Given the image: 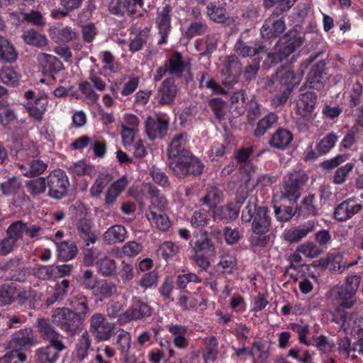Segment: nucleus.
I'll return each mask as SVG.
<instances>
[{
	"mask_svg": "<svg viewBox=\"0 0 363 363\" xmlns=\"http://www.w3.org/2000/svg\"><path fill=\"white\" fill-rule=\"evenodd\" d=\"M210 217V213L206 210L196 211L191 216V224L194 228H203L208 224Z\"/></svg>",
	"mask_w": 363,
	"mask_h": 363,
	"instance_id": "64",
	"label": "nucleus"
},
{
	"mask_svg": "<svg viewBox=\"0 0 363 363\" xmlns=\"http://www.w3.org/2000/svg\"><path fill=\"white\" fill-rule=\"evenodd\" d=\"M269 209L257 206V199L250 196L246 206L242 211L241 219L244 223H252L251 230L255 236H252L250 243L254 247H265L270 240L267 233L270 230L272 218Z\"/></svg>",
	"mask_w": 363,
	"mask_h": 363,
	"instance_id": "1",
	"label": "nucleus"
},
{
	"mask_svg": "<svg viewBox=\"0 0 363 363\" xmlns=\"http://www.w3.org/2000/svg\"><path fill=\"white\" fill-rule=\"evenodd\" d=\"M195 254H203L207 256H213L215 253V247L211 240L206 236L197 239L195 242H189Z\"/></svg>",
	"mask_w": 363,
	"mask_h": 363,
	"instance_id": "40",
	"label": "nucleus"
},
{
	"mask_svg": "<svg viewBox=\"0 0 363 363\" xmlns=\"http://www.w3.org/2000/svg\"><path fill=\"white\" fill-rule=\"evenodd\" d=\"M253 151V146L241 147L235 152L234 155L235 160L240 164L241 169L248 176H250L255 169V166L250 160Z\"/></svg>",
	"mask_w": 363,
	"mask_h": 363,
	"instance_id": "26",
	"label": "nucleus"
},
{
	"mask_svg": "<svg viewBox=\"0 0 363 363\" xmlns=\"http://www.w3.org/2000/svg\"><path fill=\"white\" fill-rule=\"evenodd\" d=\"M205 351L203 358L206 363L214 362L217 359L218 353V342L215 336L207 337L203 340Z\"/></svg>",
	"mask_w": 363,
	"mask_h": 363,
	"instance_id": "42",
	"label": "nucleus"
},
{
	"mask_svg": "<svg viewBox=\"0 0 363 363\" xmlns=\"http://www.w3.org/2000/svg\"><path fill=\"white\" fill-rule=\"evenodd\" d=\"M91 340L87 331H84L78 339L75 347V355L77 359L82 361L88 355Z\"/></svg>",
	"mask_w": 363,
	"mask_h": 363,
	"instance_id": "46",
	"label": "nucleus"
},
{
	"mask_svg": "<svg viewBox=\"0 0 363 363\" xmlns=\"http://www.w3.org/2000/svg\"><path fill=\"white\" fill-rule=\"evenodd\" d=\"M238 260L235 256L230 255H223L220 257L218 263V267H221L222 274H230L237 269Z\"/></svg>",
	"mask_w": 363,
	"mask_h": 363,
	"instance_id": "62",
	"label": "nucleus"
},
{
	"mask_svg": "<svg viewBox=\"0 0 363 363\" xmlns=\"http://www.w3.org/2000/svg\"><path fill=\"white\" fill-rule=\"evenodd\" d=\"M50 36L55 43H67L74 40L78 35L71 27L59 25L50 30Z\"/></svg>",
	"mask_w": 363,
	"mask_h": 363,
	"instance_id": "28",
	"label": "nucleus"
},
{
	"mask_svg": "<svg viewBox=\"0 0 363 363\" xmlns=\"http://www.w3.org/2000/svg\"><path fill=\"white\" fill-rule=\"evenodd\" d=\"M318 53H313L306 60L302 62L298 69V75L295 74L294 71L286 70L280 75L277 87L286 89L292 91L297 86L305 71L308 72L306 76V80L304 84L305 89H317L318 87V61L316 58Z\"/></svg>",
	"mask_w": 363,
	"mask_h": 363,
	"instance_id": "2",
	"label": "nucleus"
},
{
	"mask_svg": "<svg viewBox=\"0 0 363 363\" xmlns=\"http://www.w3.org/2000/svg\"><path fill=\"white\" fill-rule=\"evenodd\" d=\"M91 228V222L87 218H81L77 223L78 233L87 246L90 244H94L96 240V237L92 232Z\"/></svg>",
	"mask_w": 363,
	"mask_h": 363,
	"instance_id": "35",
	"label": "nucleus"
},
{
	"mask_svg": "<svg viewBox=\"0 0 363 363\" xmlns=\"http://www.w3.org/2000/svg\"><path fill=\"white\" fill-rule=\"evenodd\" d=\"M172 8L170 4L164 5L160 11H157L155 18L156 27L158 29V33L160 39L158 40V45L166 44L168 36L172 30Z\"/></svg>",
	"mask_w": 363,
	"mask_h": 363,
	"instance_id": "12",
	"label": "nucleus"
},
{
	"mask_svg": "<svg viewBox=\"0 0 363 363\" xmlns=\"http://www.w3.org/2000/svg\"><path fill=\"white\" fill-rule=\"evenodd\" d=\"M53 345H49L37 350L35 352L36 363H54L59 357V352Z\"/></svg>",
	"mask_w": 363,
	"mask_h": 363,
	"instance_id": "38",
	"label": "nucleus"
},
{
	"mask_svg": "<svg viewBox=\"0 0 363 363\" xmlns=\"http://www.w3.org/2000/svg\"><path fill=\"white\" fill-rule=\"evenodd\" d=\"M152 313V308L147 303L135 297L132 305L120 316L119 322L124 324L132 320H145Z\"/></svg>",
	"mask_w": 363,
	"mask_h": 363,
	"instance_id": "11",
	"label": "nucleus"
},
{
	"mask_svg": "<svg viewBox=\"0 0 363 363\" xmlns=\"http://www.w3.org/2000/svg\"><path fill=\"white\" fill-rule=\"evenodd\" d=\"M113 179V177L111 174L100 173L89 189L91 196L94 198L99 197L105 187Z\"/></svg>",
	"mask_w": 363,
	"mask_h": 363,
	"instance_id": "43",
	"label": "nucleus"
},
{
	"mask_svg": "<svg viewBox=\"0 0 363 363\" xmlns=\"http://www.w3.org/2000/svg\"><path fill=\"white\" fill-rule=\"evenodd\" d=\"M165 207L150 204L145 211V216L152 225L162 232H166L171 226V221L165 213L161 212Z\"/></svg>",
	"mask_w": 363,
	"mask_h": 363,
	"instance_id": "16",
	"label": "nucleus"
},
{
	"mask_svg": "<svg viewBox=\"0 0 363 363\" xmlns=\"http://www.w3.org/2000/svg\"><path fill=\"white\" fill-rule=\"evenodd\" d=\"M317 101V94L314 91H307L301 95L300 101L298 104L300 108L306 113H311L315 106Z\"/></svg>",
	"mask_w": 363,
	"mask_h": 363,
	"instance_id": "54",
	"label": "nucleus"
},
{
	"mask_svg": "<svg viewBox=\"0 0 363 363\" xmlns=\"http://www.w3.org/2000/svg\"><path fill=\"white\" fill-rule=\"evenodd\" d=\"M57 257L59 259L67 262L74 258L78 252L76 244L72 241H62L56 242Z\"/></svg>",
	"mask_w": 363,
	"mask_h": 363,
	"instance_id": "34",
	"label": "nucleus"
},
{
	"mask_svg": "<svg viewBox=\"0 0 363 363\" xmlns=\"http://www.w3.org/2000/svg\"><path fill=\"white\" fill-rule=\"evenodd\" d=\"M25 43L28 45L37 47H43L47 45V38L45 35L35 29H30L25 31L22 35Z\"/></svg>",
	"mask_w": 363,
	"mask_h": 363,
	"instance_id": "53",
	"label": "nucleus"
},
{
	"mask_svg": "<svg viewBox=\"0 0 363 363\" xmlns=\"http://www.w3.org/2000/svg\"><path fill=\"white\" fill-rule=\"evenodd\" d=\"M361 208V205L355 199H349L342 202L334 212L335 217L339 220H344L351 218Z\"/></svg>",
	"mask_w": 363,
	"mask_h": 363,
	"instance_id": "24",
	"label": "nucleus"
},
{
	"mask_svg": "<svg viewBox=\"0 0 363 363\" xmlns=\"http://www.w3.org/2000/svg\"><path fill=\"white\" fill-rule=\"evenodd\" d=\"M21 186V180L16 176L7 178L0 184L1 192L6 196L16 195L20 191Z\"/></svg>",
	"mask_w": 363,
	"mask_h": 363,
	"instance_id": "44",
	"label": "nucleus"
},
{
	"mask_svg": "<svg viewBox=\"0 0 363 363\" xmlns=\"http://www.w3.org/2000/svg\"><path fill=\"white\" fill-rule=\"evenodd\" d=\"M34 335L31 328H25L16 331L10 341L11 345L18 350H22L34 345Z\"/></svg>",
	"mask_w": 363,
	"mask_h": 363,
	"instance_id": "23",
	"label": "nucleus"
},
{
	"mask_svg": "<svg viewBox=\"0 0 363 363\" xmlns=\"http://www.w3.org/2000/svg\"><path fill=\"white\" fill-rule=\"evenodd\" d=\"M116 327L101 313H94L90 320L89 331L98 341L108 340L114 334Z\"/></svg>",
	"mask_w": 363,
	"mask_h": 363,
	"instance_id": "10",
	"label": "nucleus"
},
{
	"mask_svg": "<svg viewBox=\"0 0 363 363\" xmlns=\"http://www.w3.org/2000/svg\"><path fill=\"white\" fill-rule=\"evenodd\" d=\"M303 39L301 26L296 24L279 39L276 51L272 52L267 51V60L272 65L281 62L302 45Z\"/></svg>",
	"mask_w": 363,
	"mask_h": 363,
	"instance_id": "4",
	"label": "nucleus"
},
{
	"mask_svg": "<svg viewBox=\"0 0 363 363\" xmlns=\"http://www.w3.org/2000/svg\"><path fill=\"white\" fill-rule=\"evenodd\" d=\"M17 289L13 284H4L0 287V306L11 304L16 300Z\"/></svg>",
	"mask_w": 363,
	"mask_h": 363,
	"instance_id": "50",
	"label": "nucleus"
},
{
	"mask_svg": "<svg viewBox=\"0 0 363 363\" xmlns=\"http://www.w3.org/2000/svg\"><path fill=\"white\" fill-rule=\"evenodd\" d=\"M24 96L28 101L23 106L29 117L38 123H41L47 111L48 98L44 96H35L32 90L26 91Z\"/></svg>",
	"mask_w": 363,
	"mask_h": 363,
	"instance_id": "9",
	"label": "nucleus"
},
{
	"mask_svg": "<svg viewBox=\"0 0 363 363\" xmlns=\"http://www.w3.org/2000/svg\"><path fill=\"white\" fill-rule=\"evenodd\" d=\"M149 32L150 30L147 28L140 31L139 33L130 41L129 50L132 52H135L142 50L147 42Z\"/></svg>",
	"mask_w": 363,
	"mask_h": 363,
	"instance_id": "60",
	"label": "nucleus"
},
{
	"mask_svg": "<svg viewBox=\"0 0 363 363\" xmlns=\"http://www.w3.org/2000/svg\"><path fill=\"white\" fill-rule=\"evenodd\" d=\"M296 0H263V5L266 8L272 7L275 4L278 5L272 14L267 18L260 30L263 39L272 40L277 38L285 30L286 24L284 17L279 16L284 11L293 6Z\"/></svg>",
	"mask_w": 363,
	"mask_h": 363,
	"instance_id": "3",
	"label": "nucleus"
},
{
	"mask_svg": "<svg viewBox=\"0 0 363 363\" xmlns=\"http://www.w3.org/2000/svg\"><path fill=\"white\" fill-rule=\"evenodd\" d=\"M206 14L210 20L221 23L227 20L226 9L219 2H211L206 6Z\"/></svg>",
	"mask_w": 363,
	"mask_h": 363,
	"instance_id": "39",
	"label": "nucleus"
},
{
	"mask_svg": "<svg viewBox=\"0 0 363 363\" xmlns=\"http://www.w3.org/2000/svg\"><path fill=\"white\" fill-rule=\"evenodd\" d=\"M212 211L214 220L228 223L235 220L238 216L240 206H237L236 204L231 203L226 206L216 207Z\"/></svg>",
	"mask_w": 363,
	"mask_h": 363,
	"instance_id": "25",
	"label": "nucleus"
},
{
	"mask_svg": "<svg viewBox=\"0 0 363 363\" xmlns=\"http://www.w3.org/2000/svg\"><path fill=\"white\" fill-rule=\"evenodd\" d=\"M208 26L204 21H193L186 28L184 36L187 39H192L196 35H201L206 33Z\"/></svg>",
	"mask_w": 363,
	"mask_h": 363,
	"instance_id": "61",
	"label": "nucleus"
},
{
	"mask_svg": "<svg viewBox=\"0 0 363 363\" xmlns=\"http://www.w3.org/2000/svg\"><path fill=\"white\" fill-rule=\"evenodd\" d=\"M113 345L123 354H126L130 348V334L123 329H120L117 332L116 337L113 341Z\"/></svg>",
	"mask_w": 363,
	"mask_h": 363,
	"instance_id": "49",
	"label": "nucleus"
},
{
	"mask_svg": "<svg viewBox=\"0 0 363 363\" xmlns=\"http://www.w3.org/2000/svg\"><path fill=\"white\" fill-rule=\"evenodd\" d=\"M197 78L199 82L200 88H206L211 90L215 94L225 93L224 89L218 84L206 72H201L198 73Z\"/></svg>",
	"mask_w": 363,
	"mask_h": 363,
	"instance_id": "45",
	"label": "nucleus"
},
{
	"mask_svg": "<svg viewBox=\"0 0 363 363\" xmlns=\"http://www.w3.org/2000/svg\"><path fill=\"white\" fill-rule=\"evenodd\" d=\"M26 188L28 194L33 198L48 192L46 177H38L26 182Z\"/></svg>",
	"mask_w": 363,
	"mask_h": 363,
	"instance_id": "36",
	"label": "nucleus"
},
{
	"mask_svg": "<svg viewBox=\"0 0 363 363\" xmlns=\"http://www.w3.org/2000/svg\"><path fill=\"white\" fill-rule=\"evenodd\" d=\"M290 328L297 333L298 337V340L301 343L305 344L306 345H318V341L315 339H313V341L310 340H307V336L310 334L309 326L307 325H300L298 323H290Z\"/></svg>",
	"mask_w": 363,
	"mask_h": 363,
	"instance_id": "59",
	"label": "nucleus"
},
{
	"mask_svg": "<svg viewBox=\"0 0 363 363\" xmlns=\"http://www.w3.org/2000/svg\"><path fill=\"white\" fill-rule=\"evenodd\" d=\"M116 291V289L113 284L106 281H102L97 285L96 284L93 292L96 298L99 301H102L105 298L111 296Z\"/></svg>",
	"mask_w": 363,
	"mask_h": 363,
	"instance_id": "48",
	"label": "nucleus"
},
{
	"mask_svg": "<svg viewBox=\"0 0 363 363\" xmlns=\"http://www.w3.org/2000/svg\"><path fill=\"white\" fill-rule=\"evenodd\" d=\"M25 222L23 220H18L11 223L6 230V235H9L17 243L22 240L25 234Z\"/></svg>",
	"mask_w": 363,
	"mask_h": 363,
	"instance_id": "57",
	"label": "nucleus"
},
{
	"mask_svg": "<svg viewBox=\"0 0 363 363\" xmlns=\"http://www.w3.org/2000/svg\"><path fill=\"white\" fill-rule=\"evenodd\" d=\"M177 87L175 79L173 77L165 79L157 90L155 99H157L160 106L169 105L172 104L177 96Z\"/></svg>",
	"mask_w": 363,
	"mask_h": 363,
	"instance_id": "15",
	"label": "nucleus"
},
{
	"mask_svg": "<svg viewBox=\"0 0 363 363\" xmlns=\"http://www.w3.org/2000/svg\"><path fill=\"white\" fill-rule=\"evenodd\" d=\"M330 296L345 308H351L355 303L354 294L342 285L334 287L330 291Z\"/></svg>",
	"mask_w": 363,
	"mask_h": 363,
	"instance_id": "27",
	"label": "nucleus"
},
{
	"mask_svg": "<svg viewBox=\"0 0 363 363\" xmlns=\"http://www.w3.org/2000/svg\"><path fill=\"white\" fill-rule=\"evenodd\" d=\"M308 180L305 171L298 169L289 173L288 180L284 182L283 196L290 202L295 203L301 196V189Z\"/></svg>",
	"mask_w": 363,
	"mask_h": 363,
	"instance_id": "8",
	"label": "nucleus"
},
{
	"mask_svg": "<svg viewBox=\"0 0 363 363\" xmlns=\"http://www.w3.org/2000/svg\"><path fill=\"white\" fill-rule=\"evenodd\" d=\"M273 208L274 217L279 223L288 222L296 214V211L289 206L274 203Z\"/></svg>",
	"mask_w": 363,
	"mask_h": 363,
	"instance_id": "52",
	"label": "nucleus"
},
{
	"mask_svg": "<svg viewBox=\"0 0 363 363\" xmlns=\"http://www.w3.org/2000/svg\"><path fill=\"white\" fill-rule=\"evenodd\" d=\"M268 49L266 46L257 41H245L240 36L234 45L235 54L241 57H259L260 54H266Z\"/></svg>",
	"mask_w": 363,
	"mask_h": 363,
	"instance_id": "14",
	"label": "nucleus"
},
{
	"mask_svg": "<svg viewBox=\"0 0 363 363\" xmlns=\"http://www.w3.org/2000/svg\"><path fill=\"white\" fill-rule=\"evenodd\" d=\"M96 265L99 273L104 277L112 275L116 269L115 260L106 256L99 259Z\"/></svg>",
	"mask_w": 363,
	"mask_h": 363,
	"instance_id": "56",
	"label": "nucleus"
},
{
	"mask_svg": "<svg viewBox=\"0 0 363 363\" xmlns=\"http://www.w3.org/2000/svg\"><path fill=\"white\" fill-rule=\"evenodd\" d=\"M48 164L39 159L32 160L28 164V167L23 164H18L23 176L28 178L38 177L47 169Z\"/></svg>",
	"mask_w": 363,
	"mask_h": 363,
	"instance_id": "32",
	"label": "nucleus"
},
{
	"mask_svg": "<svg viewBox=\"0 0 363 363\" xmlns=\"http://www.w3.org/2000/svg\"><path fill=\"white\" fill-rule=\"evenodd\" d=\"M247 120L252 125L262 114V106L255 99H251L246 104Z\"/></svg>",
	"mask_w": 363,
	"mask_h": 363,
	"instance_id": "58",
	"label": "nucleus"
},
{
	"mask_svg": "<svg viewBox=\"0 0 363 363\" xmlns=\"http://www.w3.org/2000/svg\"><path fill=\"white\" fill-rule=\"evenodd\" d=\"M315 195L310 194L306 196L299 206L296 208V214L298 216H302L306 218L310 215H315L316 214V206L315 205Z\"/></svg>",
	"mask_w": 363,
	"mask_h": 363,
	"instance_id": "47",
	"label": "nucleus"
},
{
	"mask_svg": "<svg viewBox=\"0 0 363 363\" xmlns=\"http://www.w3.org/2000/svg\"><path fill=\"white\" fill-rule=\"evenodd\" d=\"M38 331L40 337L50 342L58 350H63L65 346L60 340V333L55 330L49 319L40 318L37 323Z\"/></svg>",
	"mask_w": 363,
	"mask_h": 363,
	"instance_id": "13",
	"label": "nucleus"
},
{
	"mask_svg": "<svg viewBox=\"0 0 363 363\" xmlns=\"http://www.w3.org/2000/svg\"><path fill=\"white\" fill-rule=\"evenodd\" d=\"M168 161L169 169L179 179H184L189 176H199L204 168L201 160L194 155L191 151H184V155Z\"/></svg>",
	"mask_w": 363,
	"mask_h": 363,
	"instance_id": "5",
	"label": "nucleus"
},
{
	"mask_svg": "<svg viewBox=\"0 0 363 363\" xmlns=\"http://www.w3.org/2000/svg\"><path fill=\"white\" fill-rule=\"evenodd\" d=\"M168 68V73L180 77L185 70V63L182 55L176 51L174 52L168 60L165 62Z\"/></svg>",
	"mask_w": 363,
	"mask_h": 363,
	"instance_id": "37",
	"label": "nucleus"
},
{
	"mask_svg": "<svg viewBox=\"0 0 363 363\" xmlns=\"http://www.w3.org/2000/svg\"><path fill=\"white\" fill-rule=\"evenodd\" d=\"M169 122L161 118L149 116L145 121V130L148 138L151 140L162 139L167 133Z\"/></svg>",
	"mask_w": 363,
	"mask_h": 363,
	"instance_id": "18",
	"label": "nucleus"
},
{
	"mask_svg": "<svg viewBox=\"0 0 363 363\" xmlns=\"http://www.w3.org/2000/svg\"><path fill=\"white\" fill-rule=\"evenodd\" d=\"M48 185L47 196L52 199L60 200L68 195L69 180L62 169L51 171L46 176Z\"/></svg>",
	"mask_w": 363,
	"mask_h": 363,
	"instance_id": "7",
	"label": "nucleus"
},
{
	"mask_svg": "<svg viewBox=\"0 0 363 363\" xmlns=\"http://www.w3.org/2000/svg\"><path fill=\"white\" fill-rule=\"evenodd\" d=\"M314 228V222L308 220L305 224L298 228H292L286 230L284 239L290 243L297 242Z\"/></svg>",
	"mask_w": 363,
	"mask_h": 363,
	"instance_id": "30",
	"label": "nucleus"
},
{
	"mask_svg": "<svg viewBox=\"0 0 363 363\" xmlns=\"http://www.w3.org/2000/svg\"><path fill=\"white\" fill-rule=\"evenodd\" d=\"M20 77V74L13 67L4 66L0 69V80L6 85L18 84Z\"/></svg>",
	"mask_w": 363,
	"mask_h": 363,
	"instance_id": "55",
	"label": "nucleus"
},
{
	"mask_svg": "<svg viewBox=\"0 0 363 363\" xmlns=\"http://www.w3.org/2000/svg\"><path fill=\"white\" fill-rule=\"evenodd\" d=\"M128 184V180L125 175L114 181L105 193L104 205L108 208L112 206Z\"/></svg>",
	"mask_w": 363,
	"mask_h": 363,
	"instance_id": "20",
	"label": "nucleus"
},
{
	"mask_svg": "<svg viewBox=\"0 0 363 363\" xmlns=\"http://www.w3.org/2000/svg\"><path fill=\"white\" fill-rule=\"evenodd\" d=\"M241 73V64L235 57H228L221 71L223 77V83L225 86L236 84Z\"/></svg>",
	"mask_w": 363,
	"mask_h": 363,
	"instance_id": "17",
	"label": "nucleus"
},
{
	"mask_svg": "<svg viewBox=\"0 0 363 363\" xmlns=\"http://www.w3.org/2000/svg\"><path fill=\"white\" fill-rule=\"evenodd\" d=\"M17 58L13 46L4 37L0 35V60L12 62Z\"/></svg>",
	"mask_w": 363,
	"mask_h": 363,
	"instance_id": "51",
	"label": "nucleus"
},
{
	"mask_svg": "<svg viewBox=\"0 0 363 363\" xmlns=\"http://www.w3.org/2000/svg\"><path fill=\"white\" fill-rule=\"evenodd\" d=\"M52 317L55 324L68 335H74L83 329L84 320L69 308H56Z\"/></svg>",
	"mask_w": 363,
	"mask_h": 363,
	"instance_id": "6",
	"label": "nucleus"
},
{
	"mask_svg": "<svg viewBox=\"0 0 363 363\" xmlns=\"http://www.w3.org/2000/svg\"><path fill=\"white\" fill-rule=\"evenodd\" d=\"M294 139L291 132L284 128H279L271 135L269 145L271 147L279 150L286 149Z\"/></svg>",
	"mask_w": 363,
	"mask_h": 363,
	"instance_id": "21",
	"label": "nucleus"
},
{
	"mask_svg": "<svg viewBox=\"0 0 363 363\" xmlns=\"http://www.w3.org/2000/svg\"><path fill=\"white\" fill-rule=\"evenodd\" d=\"M69 309L85 320L89 313V306L87 297L82 294L73 295L69 300Z\"/></svg>",
	"mask_w": 363,
	"mask_h": 363,
	"instance_id": "29",
	"label": "nucleus"
},
{
	"mask_svg": "<svg viewBox=\"0 0 363 363\" xmlns=\"http://www.w3.org/2000/svg\"><path fill=\"white\" fill-rule=\"evenodd\" d=\"M209 106L216 117L219 121L225 119L226 114V104L220 98H213L210 100Z\"/></svg>",
	"mask_w": 363,
	"mask_h": 363,
	"instance_id": "63",
	"label": "nucleus"
},
{
	"mask_svg": "<svg viewBox=\"0 0 363 363\" xmlns=\"http://www.w3.org/2000/svg\"><path fill=\"white\" fill-rule=\"evenodd\" d=\"M189 136L186 133L176 135L172 140L167 151L168 160L184 155V151H190L186 148Z\"/></svg>",
	"mask_w": 363,
	"mask_h": 363,
	"instance_id": "22",
	"label": "nucleus"
},
{
	"mask_svg": "<svg viewBox=\"0 0 363 363\" xmlns=\"http://www.w3.org/2000/svg\"><path fill=\"white\" fill-rule=\"evenodd\" d=\"M127 235L126 229L121 225L110 227L104 233V239L108 244H115L123 242Z\"/></svg>",
	"mask_w": 363,
	"mask_h": 363,
	"instance_id": "41",
	"label": "nucleus"
},
{
	"mask_svg": "<svg viewBox=\"0 0 363 363\" xmlns=\"http://www.w3.org/2000/svg\"><path fill=\"white\" fill-rule=\"evenodd\" d=\"M39 60L45 74L52 76L62 69L63 64L62 62L57 57L52 55L43 53L39 56Z\"/></svg>",
	"mask_w": 363,
	"mask_h": 363,
	"instance_id": "31",
	"label": "nucleus"
},
{
	"mask_svg": "<svg viewBox=\"0 0 363 363\" xmlns=\"http://www.w3.org/2000/svg\"><path fill=\"white\" fill-rule=\"evenodd\" d=\"M279 117L274 112H269L261 118L257 123L256 127L253 131V135L256 138H260L272 128L273 125L277 123Z\"/></svg>",
	"mask_w": 363,
	"mask_h": 363,
	"instance_id": "33",
	"label": "nucleus"
},
{
	"mask_svg": "<svg viewBox=\"0 0 363 363\" xmlns=\"http://www.w3.org/2000/svg\"><path fill=\"white\" fill-rule=\"evenodd\" d=\"M335 321L341 325V328L351 335H363V318H357L346 314L341 315L340 320Z\"/></svg>",
	"mask_w": 363,
	"mask_h": 363,
	"instance_id": "19",
	"label": "nucleus"
}]
</instances>
